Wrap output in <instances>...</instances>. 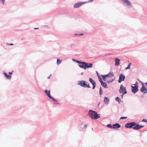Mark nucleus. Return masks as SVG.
Returning <instances> with one entry per match:
<instances>
[{"label":"nucleus","mask_w":147,"mask_h":147,"mask_svg":"<svg viewBox=\"0 0 147 147\" xmlns=\"http://www.w3.org/2000/svg\"><path fill=\"white\" fill-rule=\"evenodd\" d=\"M86 70L87 69L92 68L93 67V64L92 63H88L86 62Z\"/></svg>","instance_id":"15"},{"label":"nucleus","mask_w":147,"mask_h":147,"mask_svg":"<svg viewBox=\"0 0 147 147\" xmlns=\"http://www.w3.org/2000/svg\"><path fill=\"white\" fill-rule=\"evenodd\" d=\"M51 74L49 76H48L47 77L48 79H49L50 78V77L51 76Z\"/></svg>","instance_id":"43"},{"label":"nucleus","mask_w":147,"mask_h":147,"mask_svg":"<svg viewBox=\"0 0 147 147\" xmlns=\"http://www.w3.org/2000/svg\"><path fill=\"white\" fill-rule=\"evenodd\" d=\"M7 45H13V44H12V43H10V44H9L8 43H7Z\"/></svg>","instance_id":"41"},{"label":"nucleus","mask_w":147,"mask_h":147,"mask_svg":"<svg viewBox=\"0 0 147 147\" xmlns=\"http://www.w3.org/2000/svg\"><path fill=\"white\" fill-rule=\"evenodd\" d=\"M120 60L119 59L115 58V65L117 66L119 65L120 64Z\"/></svg>","instance_id":"17"},{"label":"nucleus","mask_w":147,"mask_h":147,"mask_svg":"<svg viewBox=\"0 0 147 147\" xmlns=\"http://www.w3.org/2000/svg\"><path fill=\"white\" fill-rule=\"evenodd\" d=\"M87 127V125H84L83 123H80L78 127V129L79 131H83L86 130Z\"/></svg>","instance_id":"4"},{"label":"nucleus","mask_w":147,"mask_h":147,"mask_svg":"<svg viewBox=\"0 0 147 147\" xmlns=\"http://www.w3.org/2000/svg\"><path fill=\"white\" fill-rule=\"evenodd\" d=\"M87 3L86 2H80L75 3L74 5V8H77Z\"/></svg>","instance_id":"5"},{"label":"nucleus","mask_w":147,"mask_h":147,"mask_svg":"<svg viewBox=\"0 0 147 147\" xmlns=\"http://www.w3.org/2000/svg\"><path fill=\"white\" fill-rule=\"evenodd\" d=\"M119 92L120 93L127 94V93L126 88L123 86V85H121L119 89Z\"/></svg>","instance_id":"6"},{"label":"nucleus","mask_w":147,"mask_h":147,"mask_svg":"<svg viewBox=\"0 0 147 147\" xmlns=\"http://www.w3.org/2000/svg\"><path fill=\"white\" fill-rule=\"evenodd\" d=\"M3 74L6 78L7 80H10L11 79V76L7 74L5 71H3Z\"/></svg>","instance_id":"16"},{"label":"nucleus","mask_w":147,"mask_h":147,"mask_svg":"<svg viewBox=\"0 0 147 147\" xmlns=\"http://www.w3.org/2000/svg\"><path fill=\"white\" fill-rule=\"evenodd\" d=\"M44 92L46 95L50 99L51 97H52L50 94V90H48L47 89H46L45 90Z\"/></svg>","instance_id":"14"},{"label":"nucleus","mask_w":147,"mask_h":147,"mask_svg":"<svg viewBox=\"0 0 147 147\" xmlns=\"http://www.w3.org/2000/svg\"><path fill=\"white\" fill-rule=\"evenodd\" d=\"M88 115L92 119L96 120L100 117V114H98L95 111L92 110H89Z\"/></svg>","instance_id":"2"},{"label":"nucleus","mask_w":147,"mask_h":147,"mask_svg":"<svg viewBox=\"0 0 147 147\" xmlns=\"http://www.w3.org/2000/svg\"><path fill=\"white\" fill-rule=\"evenodd\" d=\"M92 130H93V128H92Z\"/></svg>","instance_id":"47"},{"label":"nucleus","mask_w":147,"mask_h":147,"mask_svg":"<svg viewBox=\"0 0 147 147\" xmlns=\"http://www.w3.org/2000/svg\"><path fill=\"white\" fill-rule=\"evenodd\" d=\"M125 78V75L122 74H121L119 75V79L118 80V82L119 83H121L122 81H124Z\"/></svg>","instance_id":"9"},{"label":"nucleus","mask_w":147,"mask_h":147,"mask_svg":"<svg viewBox=\"0 0 147 147\" xmlns=\"http://www.w3.org/2000/svg\"><path fill=\"white\" fill-rule=\"evenodd\" d=\"M131 63H129V64H128V65L130 67H131Z\"/></svg>","instance_id":"42"},{"label":"nucleus","mask_w":147,"mask_h":147,"mask_svg":"<svg viewBox=\"0 0 147 147\" xmlns=\"http://www.w3.org/2000/svg\"><path fill=\"white\" fill-rule=\"evenodd\" d=\"M109 99L107 97H105L104 98V101L107 105L109 103Z\"/></svg>","instance_id":"19"},{"label":"nucleus","mask_w":147,"mask_h":147,"mask_svg":"<svg viewBox=\"0 0 147 147\" xmlns=\"http://www.w3.org/2000/svg\"><path fill=\"white\" fill-rule=\"evenodd\" d=\"M131 90L134 94H135L139 91L138 88L131 86Z\"/></svg>","instance_id":"13"},{"label":"nucleus","mask_w":147,"mask_h":147,"mask_svg":"<svg viewBox=\"0 0 147 147\" xmlns=\"http://www.w3.org/2000/svg\"><path fill=\"white\" fill-rule=\"evenodd\" d=\"M115 80V79L114 78L113 79H111L110 80L108 81L107 82L108 84H109L111 83L113 81H114Z\"/></svg>","instance_id":"28"},{"label":"nucleus","mask_w":147,"mask_h":147,"mask_svg":"<svg viewBox=\"0 0 147 147\" xmlns=\"http://www.w3.org/2000/svg\"><path fill=\"white\" fill-rule=\"evenodd\" d=\"M138 80L139 81L140 83H141L142 85V86H144V83H143V82H142V81H141V80H140L139 79H138Z\"/></svg>","instance_id":"31"},{"label":"nucleus","mask_w":147,"mask_h":147,"mask_svg":"<svg viewBox=\"0 0 147 147\" xmlns=\"http://www.w3.org/2000/svg\"><path fill=\"white\" fill-rule=\"evenodd\" d=\"M104 81H105L106 80V78H107L106 76H105V75H101Z\"/></svg>","instance_id":"25"},{"label":"nucleus","mask_w":147,"mask_h":147,"mask_svg":"<svg viewBox=\"0 0 147 147\" xmlns=\"http://www.w3.org/2000/svg\"><path fill=\"white\" fill-rule=\"evenodd\" d=\"M142 121V122H146L147 123V119H143Z\"/></svg>","instance_id":"35"},{"label":"nucleus","mask_w":147,"mask_h":147,"mask_svg":"<svg viewBox=\"0 0 147 147\" xmlns=\"http://www.w3.org/2000/svg\"><path fill=\"white\" fill-rule=\"evenodd\" d=\"M144 127V125H139L138 123L135 122H128L126 123L125 125V128L128 129L132 128L135 130H139Z\"/></svg>","instance_id":"1"},{"label":"nucleus","mask_w":147,"mask_h":147,"mask_svg":"<svg viewBox=\"0 0 147 147\" xmlns=\"http://www.w3.org/2000/svg\"><path fill=\"white\" fill-rule=\"evenodd\" d=\"M62 61L59 59H57V65L60 64L61 63Z\"/></svg>","instance_id":"26"},{"label":"nucleus","mask_w":147,"mask_h":147,"mask_svg":"<svg viewBox=\"0 0 147 147\" xmlns=\"http://www.w3.org/2000/svg\"><path fill=\"white\" fill-rule=\"evenodd\" d=\"M94 0H89L88 2H87L90 3L94 1Z\"/></svg>","instance_id":"39"},{"label":"nucleus","mask_w":147,"mask_h":147,"mask_svg":"<svg viewBox=\"0 0 147 147\" xmlns=\"http://www.w3.org/2000/svg\"><path fill=\"white\" fill-rule=\"evenodd\" d=\"M75 35H78V34H75Z\"/></svg>","instance_id":"45"},{"label":"nucleus","mask_w":147,"mask_h":147,"mask_svg":"<svg viewBox=\"0 0 147 147\" xmlns=\"http://www.w3.org/2000/svg\"><path fill=\"white\" fill-rule=\"evenodd\" d=\"M101 85L102 86L105 88H108L107 85L105 82H104L103 81L100 83Z\"/></svg>","instance_id":"20"},{"label":"nucleus","mask_w":147,"mask_h":147,"mask_svg":"<svg viewBox=\"0 0 147 147\" xmlns=\"http://www.w3.org/2000/svg\"><path fill=\"white\" fill-rule=\"evenodd\" d=\"M83 72H82V73H81V75H83Z\"/></svg>","instance_id":"46"},{"label":"nucleus","mask_w":147,"mask_h":147,"mask_svg":"<svg viewBox=\"0 0 147 147\" xmlns=\"http://www.w3.org/2000/svg\"><path fill=\"white\" fill-rule=\"evenodd\" d=\"M134 85L135 86H134L138 88V82H136L135 84Z\"/></svg>","instance_id":"30"},{"label":"nucleus","mask_w":147,"mask_h":147,"mask_svg":"<svg viewBox=\"0 0 147 147\" xmlns=\"http://www.w3.org/2000/svg\"><path fill=\"white\" fill-rule=\"evenodd\" d=\"M115 100L117 102H118L119 104H120L121 102H122L123 101L121 100L120 98L118 96H117L116 97Z\"/></svg>","instance_id":"21"},{"label":"nucleus","mask_w":147,"mask_h":147,"mask_svg":"<svg viewBox=\"0 0 147 147\" xmlns=\"http://www.w3.org/2000/svg\"><path fill=\"white\" fill-rule=\"evenodd\" d=\"M121 125L118 123H116L113 124V129L117 130L118 129L120 128Z\"/></svg>","instance_id":"12"},{"label":"nucleus","mask_w":147,"mask_h":147,"mask_svg":"<svg viewBox=\"0 0 147 147\" xmlns=\"http://www.w3.org/2000/svg\"><path fill=\"white\" fill-rule=\"evenodd\" d=\"M86 62L84 61H80L78 65L80 67L86 70Z\"/></svg>","instance_id":"8"},{"label":"nucleus","mask_w":147,"mask_h":147,"mask_svg":"<svg viewBox=\"0 0 147 147\" xmlns=\"http://www.w3.org/2000/svg\"><path fill=\"white\" fill-rule=\"evenodd\" d=\"M140 92L144 94H146L147 93V88H146V86H142V87L140 90Z\"/></svg>","instance_id":"10"},{"label":"nucleus","mask_w":147,"mask_h":147,"mask_svg":"<svg viewBox=\"0 0 147 147\" xmlns=\"http://www.w3.org/2000/svg\"><path fill=\"white\" fill-rule=\"evenodd\" d=\"M38 29V28H34V30H36V29Z\"/></svg>","instance_id":"44"},{"label":"nucleus","mask_w":147,"mask_h":147,"mask_svg":"<svg viewBox=\"0 0 147 147\" xmlns=\"http://www.w3.org/2000/svg\"><path fill=\"white\" fill-rule=\"evenodd\" d=\"M98 79H99V81L100 82V83L103 81L102 80V79L100 77V76H98Z\"/></svg>","instance_id":"29"},{"label":"nucleus","mask_w":147,"mask_h":147,"mask_svg":"<svg viewBox=\"0 0 147 147\" xmlns=\"http://www.w3.org/2000/svg\"><path fill=\"white\" fill-rule=\"evenodd\" d=\"M78 84L84 88H91L89 83L85 80H81L78 81Z\"/></svg>","instance_id":"3"},{"label":"nucleus","mask_w":147,"mask_h":147,"mask_svg":"<svg viewBox=\"0 0 147 147\" xmlns=\"http://www.w3.org/2000/svg\"><path fill=\"white\" fill-rule=\"evenodd\" d=\"M99 91L100 95V96H101L103 93L102 90L101 88V86H100Z\"/></svg>","instance_id":"24"},{"label":"nucleus","mask_w":147,"mask_h":147,"mask_svg":"<svg viewBox=\"0 0 147 147\" xmlns=\"http://www.w3.org/2000/svg\"><path fill=\"white\" fill-rule=\"evenodd\" d=\"M107 126L109 128L113 129V124L111 125V124H108L107 125Z\"/></svg>","instance_id":"27"},{"label":"nucleus","mask_w":147,"mask_h":147,"mask_svg":"<svg viewBox=\"0 0 147 147\" xmlns=\"http://www.w3.org/2000/svg\"><path fill=\"white\" fill-rule=\"evenodd\" d=\"M0 1L1 2V3L4 4L5 1V0H0Z\"/></svg>","instance_id":"36"},{"label":"nucleus","mask_w":147,"mask_h":147,"mask_svg":"<svg viewBox=\"0 0 147 147\" xmlns=\"http://www.w3.org/2000/svg\"><path fill=\"white\" fill-rule=\"evenodd\" d=\"M106 77L108 78H111L114 76V74L113 72H110L107 74L105 75Z\"/></svg>","instance_id":"18"},{"label":"nucleus","mask_w":147,"mask_h":147,"mask_svg":"<svg viewBox=\"0 0 147 147\" xmlns=\"http://www.w3.org/2000/svg\"><path fill=\"white\" fill-rule=\"evenodd\" d=\"M127 118V117L122 116L121 117L120 119H126Z\"/></svg>","instance_id":"32"},{"label":"nucleus","mask_w":147,"mask_h":147,"mask_svg":"<svg viewBox=\"0 0 147 147\" xmlns=\"http://www.w3.org/2000/svg\"><path fill=\"white\" fill-rule=\"evenodd\" d=\"M84 35V34L83 33H80L78 34V35L80 36H83Z\"/></svg>","instance_id":"40"},{"label":"nucleus","mask_w":147,"mask_h":147,"mask_svg":"<svg viewBox=\"0 0 147 147\" xmlns=\"http://www.w3.org/2000/svg\"><path fill=\"white\" fill-rule=\"evenodd\" d=\"M72 60L74 62L78 63V65H79V63H80L81 61H80L78 60L77 59H72Z\"/></svg>","instance_id":"23"},{"label":"nucleus","mask_w":147,"mask_h":147,"mask_svg":"<svg viewBox=\"0 0 147 147\" xmlns=\"http://www.w3.org/2000/svg\"><path fill=\"white\" fill-rule=\"evenodd\" d=\"M89 80L92 85V89H94L96 86V81L91 78H89Z\"/></svg>","instance_id":"7"},{"label":"nucleus","mask_w":147,"mask_h":147,"mask_svg":"<svg viewBox=\"0 0 147 147\" xmlns=\"http://www.w3.org/2000/svg\"><path fill=\"white\" fill-rule=\"evenodd\" d=\"M123 3L125 4L128 7L132 6V4L128 0H121Z\"/></svg>","instance_id":"11"},{"label":"nucleus","mask_w":147,"mask_h":147,"mask_svg":"<svg viewBox=\"0 0 147 147\" xmlns=\"http://www.w3.org/2000/svg\"><path fill=\"white\" fill-rule=\"evenodd\" d=\"M50 99H51L52 101H53L54 102H56V103H54V104L58 105L59 104V102H58L57 100L55 99L54 98H53V97H51Z\"/></svg>","instance_id":"22"},{"label":"nucleus","mask_w":147,"mask_h":147,"mask_svg":"<svg viewBox=\"0 0 147 147\" xmlns=\"http://www.w3.org/2000/svg\"><path fill=\"white\" fill-rule=\"evenodd\" d=\"M13 71L12 72H8V75L11 76L12 74Z\"/></svg>","instance_id":"37"},{"label":"nucleus","mask_w":147,"mask_h":147,"mask_svg":"<svg viewBox=\"0 0 147 147\" xmlns=\"http://www.w3.org/2000/svg\"><path fill=\"white\" fill-rule=\"evenodd\" d=\"M130 67H131L128 65L125 68V69H130Z\"/></svg>","instance_id":"34"},{"label":"nucleus","mask_w":147,"mask_h":147,"mask_svg":"<svg viewBox=\"0 0 147 147\" xmlns=\"http://www.w3.org/2000/svg\"><path fill=\"white\" fill-rule=\"evenodd\" d=\"M96 73L97 74V76L98 77V76H100V74H99V73H98V71H96Z\"/></svg>","instance_id":"38"},{"label":"nucleus","mask_w":147,"mask_h":147,"mask_svg":"<svg viewBox=\"0 0 147 147\" xmlns=\"http://www.w3.org/2000/svg\"><path fill=\"white\" fill-rule=\"evenodd\" d=\"M122 94L120 96L121 97V98L122 99L123 97V95L126 94L125 93H121Z\"/></svg>","instance_id":"33"}]
</instances>
